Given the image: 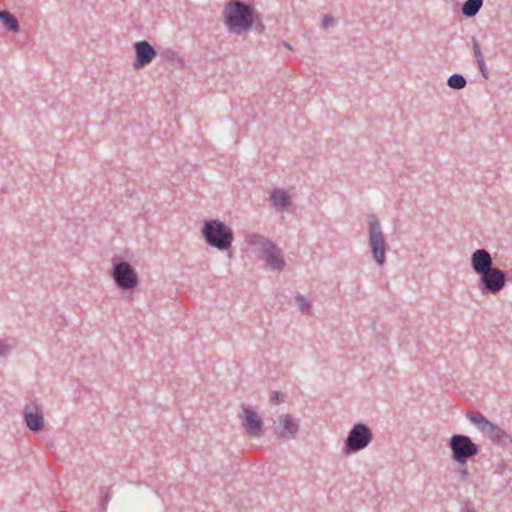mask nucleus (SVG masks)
Returning <instances> with one entry per match:
<instances>
[{
    "instance_id": "nucleus-1",
    "label": "nucleus",
    "mask_w": 512,
    "mask_h": 512,
    "mask_svg": "<svg viewBox=\"0 0 512 512\" xmlns=\"http://www.w3.org/2000/svg\"><path fill=\"white\" fill-rule=\"evenodd\" d=\"M223 16L231 31L242 33L251 29L254 21V10L250 5L231 0L226 4Z\"/></svg>"
},
{
    "instance_id": "nucleus-2",
    "label": "nucleus",
    "mask_w": 512,
    "mask_h": 512,
    "mask_svg": "<svg viewBox=\"0 0 512 512\" xmlns=\"http://www.w3.org/2000/svg\"><path fill=\"white\" fill-rule=\"evenodd\" d=\"M203 235L211 246L220 250L228 249L233 240L231 230L218 220L206 222L203 228Z\"/></svg>"
},
{
    "instance_id": "nucleus-3",
    "label": "nucleus",
    "mask_w": 512,
    "mask_h": 512,
    "mask_svg": "<svg viewBox=\"0 0 512 512\" xmlns=\"http://www.w3.org/2000/svg\"><path fill=\"white\" fill-rule=\"evenodd\" d=\"M113 278L117 285L123 289H131L138 284L136 271L126 262H120L114 266Z\"/></svg>"
},
{
    "instance_id": "nucleus-4",
    "label": "nucleus",
    "mask_w": 512,
    "mask_h": 512,
    "mask_svg": "<svg viewBox=\"0 0 512 512\" xmlns=\"http://www.w3.org/2000/svg\"><path fill=\"white\" fill-rule=\"evenodd\" d=\"M450 445L454 458L458 462H462L478 452L477 446L467 436H453Z\"/></svg>"
},
{
    "instance_id": "nucleus-5",
    "label": "nucleus",
    "mask_w": 512,
    "mask_h": 512,
    "mask_svg": "<svg viewBox=\"0 0 512 512\" xmlns=\"http://www.w3.org/2000/svg\"><path fill=\"white\" fill-rule=\"evenodd\" d=\"M370 226V245L373 252L374 259L379 265L385 261L384 238L380 230L379 223L372 219L369 222Z\"/></svg>"
},
{
    "instance_id": "nucleus-6",
    "label": "nucleus",
    "mask_w": 512,
    "mask_h": 512,
    "mask_svg": "<svg viewBox=\"0 0 512 512\" xmlns=\"http://www.w3.org/2000/svg\"><path fill=\"white\" fill-rule=\"evenodd\" d=\"M480 277L485 289L492 294L498 293L506 284L505 273L498 268L492 267L482 273Z\"/></svg>"
},
{
    "instance_id": "nucleus-7",
    "label": "nucleus",
    "mask_w": 512,
    "mask_h": 512,
    "mask_svg": "<svg viewBox=\"0 0 512 512\" xmlns=\"http://www.w3.org/2000/svg\"><path fill=\"white\" fill-rule=\"evenodd\" d=\"M371 440L370 430L362 424H357L349 433L347 447L350 450H360L366 447Z\"/></svg>"
},
{
    "instance_id": "nucleus-8",
    "label": "nucleus",
    "mask_w": 512,
    "mask_h": 512,
    "mask_svg": "<svg viewBox=\"0 0 512 512\" xmlns=\"http://www.w3.org/2000/svg\"><path fill=\"white\" fill-rule=\"evenodd\" d=\"M468 419L475 424L479 430L490 438L499 439L504 435V431L497 425L491 423L487 418L481 414L471 413L468 414Z\"/></svg>"
},
{
    "instance_id": "nucleus-9",
    "label": "nucleus",
    "mask_w": 512,
    "mask_h": 512,
    "mask_svg": "<svg viewBox=\"0 0 512 512\" xmlns=\"http://www.w3.org/2000/svg\"><path fill=\"white\" fill-rule=\"evenodd\" d=\"M134 48L136 53V60L133 66L136 69L150 64L156 56L155 49L146 41L136 42Z\"/></svg>"
},
{
    "instance_id": "nucleus-10",
    "label": "nucleus",
    "mask_w": 512,
    "mask_h": 512,
    "mask_svg": "<svg viewBox=\"0 0 512 512\" xmlns=\"http://www.w3.org/2000/svg\"><path fill=\"white\" fill-rule=\"evenodd\" d=\"M25 420L29 429L33 431H40L44 426L42 411L36 404L25 407Z\"/></svg>"
},
{
    "instance_id": "nucleus-11",
    "label": "nucleus",
    "mask_w": 512,
    "mask_h": 512,
    "mask_svg": "<svg viewBox=\"0 0 512 512\" xmlns=\"http://www.w3.org/2000/svg\"><path fill=\"white\" fill-rule=\"evenodd\" d=\"M471 265L473 270L481 275L492 268V258L486 250L478 249L471 256Z\"/></svg>"
},
{
    "instance_id": "nucleus-12",
    "label": "nucleus",
    "mask_w": 512,
    "mask_h": 512,
    "mask_svg": "<svg viewBox=\"0 0 512 512\" xmlns=\"http://www.w3.org/2000/svg\"><path fill=\"white\" fill-rule=\"evenodd\" d=\"M244 426L250 435L258 436L261 432V420L257 413L251 409L244 410Z\"/></svg>"
},
{
    "instance_id": "nucleus-13",
    "label": "nucleus",
    "mask_w": 512,
    "mask_h": 512,
    "mask_svg": "<svg viewBox=\"0 0 512 512\" xmlns=\"http://www.w3.org/2000/svg\"><path fill=\"white\" fill-rule=\"evenodd\" d=\"M274 429L279 436H292L297 432L298 426L289 415H285L274 423Z\"/></svg>"
},
{
    "instance_id": "nucleus-14",
    "label": "nucleus",
    "mask_w": 512,
    "mask_h": 512,
    "mask_svg": "<svg viewBox=\"0 0 512 512\" xmlns=\"http://www.w3.org/2000/svg\"><path fill=\"white\" fill-rule=\"evenodd\" d=\"M265 259L271 269L282 268L284 262L279 255V251L271 244L265 246Z\"/></svg>"
},
{
    "instance_id": "nucleus-15",
    "label": "nucleus",
    "mask_w": 512,
    "mask_h": 512,
    "mask_svg": "<svg viewBox=\"0 0 512 512\" xmlns=\"http://www.w3.org/2000/svg\"><path fill=\"white\" fill-rule=\"evenodd\" d=\"M483 5V0H467L462 6V13L466 17L475 16Z\"/></svg>"
},
{
    "instance_id": "nucleus-16",
    "label": "nucleus",
    "mask_w": 512,
    "mask_h": 512,
    "mask_svg": "<svg viewBox=\"0 0 512 512\" xmlns=\"http://www.w3.org/2000/svg\"><path fill=\"white\" fill-rule=\"evenodd\" d=\"M0 20L3 25L13 32L19 31L17 19L8 11H0Z\"/></svg>"
},
{
    "instance_id": "nucleus-17",
    "label": "nucleus",
    "mask_w": 512,
    "mask_h": 512,
    "mask_svg": "<svg viewBox=\"0 0 512 512\" xmlns=\"http://www.w3.org/2000/svg\"><path fill=\"white\" fill-rule=\"evenodd\" d=\"M270 197L277 208H285L289 204L288 197L282 190H274Z\"/></svg>"
},
{
    "instance_id": "nucleus-18",
    "label": "nucleus",
    "mask_w": 512,
    "mask_h": 512,
    "mask_svg": "<svg viewBox=\"0 0 512 512\" xmlns=\"http://www.w3.org/2000/svg\"><path fill=\"white\" fill-rule=\"evenodd\" d=\"M448 85L454 89H462L466 85V80L459 74H454L449 77Z\"/></svg>"
},
{
    "instance_id": "nucleus-19",
    "label": "nucleus",
    "mask_w": 512,
    "mask_h": 512,
    "mask_svg": "<svg viewBox=\"0 0 512 512\" xmlns=\"http://www.w3.org/2000/svg\"><path fill=\"white\" fill-rule=\"evenodd\" d=\"M473 51H474V54H475L478 64L482 65L484 58H483V55L480 50V45L476 39H473Z\"/></svg>"
},
{
    "instance_id": "nucleus-20",
    "label": "nucleus",
    "mask_w": 512,
    "mask_h": 512,
    "mask_svg": "<svg viewBox=\"0 0 512 512\" xmlns=\"http://www.w3.org/2000/svg\"><path fill=\"white\" fill-rule=\"evenodd\" d=\"M10 349V346L6 344L5 342L0 340V356H3L6 354V352Z\"/></svg>"
},
{
    "instance_id": "nucleus-21",
    "label": "nucleus",
    "mask_w": 512,
    "mask_h": 512,
    "mask_svg": "<svg viewBox=\"0 0 512 512\" xmlns=\"http://www.w3.org/2000/svg\"><path fill=\"white\" fill-rule=\"evenodd\" d=\"M271 400L274 401L275 403H279L283 401V397L278 392H275L272 394Z\"/></svg>"
},
{
    "instance_id": "nucleus-22",
    "label": "nucleus",
    "mask_w": 512,
    "mask_h": 512,
    "mask_svg": "<svg viewBox=\"0 0 512 512\" xmlns=\"http://www.w3.org/2000/svg\"><path fill=\"white\" fill-rule=\"evenodd\" d=\"M297 302L299 303V305L301 306V308H302V309H305V306H306V305H305V300H304V298H302V297H298V298H297Z\"/></svg>"
},
{
    "instance_id": "nucleus-23",
    "label": "nucleus",
    "mask_w": 512,
    "mask_h": 512,
    "mask_svg": "<svg viewBox=\"0 0 512 512\" xmlns=\"http://www.w3.org/2000/svg\"><path fill=\"white\" fill-rule=\"evenodd\" d=\"M323 22H324V26L328 27L330 25V23L332 22V19L329 17H324Z\"/></svg>"
},
{
    "instance_id": "nucleus-24",
    "label": "nucleus",
    "mask_w": 512,
    "mask_h": 512,
    "mask_svg": "<svg viewBox=\"0 0 512 512\" xmlns=\"http://www.w3.org/2000/svg\"><path fill=\"white\" fill-rule=\"evenodd\" d=\"M478 65H479V68H480L482 74L485 76V69H486L485 62L483 61L482 65L481 64H478Z\"/></svg>"
},
{
    "instance_id": "nucleus-25",
    "label": "nucleus",
    "mask_w": 512,
    "mask_h": 512,
    "mask_svg": "<svg viewBox=\"0 0 512 512\" xmlns=\"http://www.w3.org/2000/svg\"><path fill=\"white\" fill-rule=\"evenodd\" d=\"M467 512H472V511H467Z\"/></svg>"
}]
</instances>
